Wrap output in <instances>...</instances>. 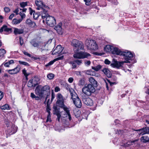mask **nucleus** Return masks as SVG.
<instances>
[{
  "label": "nucleus",
  "instance_id": "1",
  "mask_svg": "<svg viewBox=\"0 0 149 149\" xmlns=\"http://www.w3.org/2000/svg\"><path fill=\"white\" fill-rule=\"evenodd\" d=\"M71 45L73 46V50L75 52H77L80 50H83L84 48L83 43L75 39L72 40Z\"/></svg>",
  "mask_w": 149,
  "mask_h": 149
},
{
  "label": "nucleus",
  "instance_id": "2",
  "mask_svg": "<svg viewBox=\"0 0 149 149\" xmlns=\"http://www.w3.org/2000/svg\"><path fill=\"white\" fill-rule=\"evenodd\" d=\"M70 92L72 99L73 100L75 106L78 108H81L82 106L81 101L77 96V94L73 89H70Z\"/></svg>",
  "mask_w": 149,
  "mask_h": 149
},
{
  "label": "nucleus",
  "instance_id": "3",
  "mask_svg": "<svg viewBox=\"0 0 149 149\" xmlns=\"http://www.w3.org/2000/svg\"><path fill=\"white\" fill-rule=\"evenodd\" d=\"M85 44L88 49L96 50L98 47L95 40L90 39H87L85 41Z\"/></svg>",
  "mask_w": 149,
  "mask_h": 149
},
{
  "label": "nucleus",
  "instance_id": "4",
  "mask_svg": "<svg viewBox=\"0 0 149 149\" xmlns=\"http://www.w3.org/2000/svg\"><path fill=\"white\" fill-rule=\"evenodd\" d=\"M82 91L85 95L88 96H90L95 91V89L92 85L88 84L85 85L83 88Z\"/></svg>",
  "mask_w": 149,
  "mask_h": 149
},
{
  "label": "nucleus",
  "instance_id": "5",
  "mask_svg": "<svg viewBox=\"0 0 149 149\" xmlns=\"http://www.w3.org/2000/svg\"><path fill=\"white\" fill-rule=\"evenodd\" d=\"M121 55H123L124 57V58L126 61L125 62L127 63H130L129 60H132L133 57L132 53L128 50L123 52Z\"/></svg>",
  "mask_w": 149,
  "mask_h": 149
},
{
  "label": "nucleus",
  "instance_id": "6",
  "mask_svg": "<svg viewBox=\"0 0 149 149\" xmlns=\"http://www.w3.org/2000/svg\"><path fill=\"white\" fill-rule=\"evenodd\" d=\"M73 55V57L75 58L82 59L88 58L91 56L90 54L86 52H75Z\"/></svg>",
  "mask_w": 149,
  "mask_h": 149
},
{
  "label": "nucleus",
  "instance_id": "7",
  "mask_svg": "<svg viewBox=\"0 0 149 149\" xmlns=\"http://www.w3.org/2000/svg\"><path fill=\"white\" fill-rule=\"evenodd\" d=\"M47 24L50 26H53L56 23V20L54 17L49 16L46 18Z\"/></svg>",
  "mask_w": 149,
  "mask_h": 149
},
{
  "label": "nucleus",
  "instance_id": "8",
  "mask_svg": "<svg viewBox=\"0 0 149 149\" xmlns=\"http://www.w3.org/2000/svg\"><path fill=\"white\" fill-rule=\"evenodd\" d=\"M35 3L37 6L36 9L38 10L43 9L44 8H48V6L43 4L42 1L40 0H37L35 1Z\"/></svg>",
  "mask_w": 149,
  "mask_h": 149
},
{
  "label": "nucleus",
  "instance_id": "9",
  "mask_svg": "<svg viewBox=\"0 0 149 149\" xmlns=\"http://www.w3.org/2000/svg\"><path fill=\"white\" fill-rule=\"evenodd\" d=\"M125 63V61H118L116 60L113 59L111 65L113 68H119L122 66Z\"/></svg>",
  "mask_w": 149,
  "mask_h": 149
},
{
  "label": "nucleus",
  "instance_id": "10",
  "mask_svg": "<svg viewBox=\"0 0 149 149\" xmlns=\"http://www.w3.org/2000/svg\"><path fill=\"white\" fill-rule=\"evenodd\" d=\"M35 94L40 97H42L44 93L42 90L41 86H37L35 90Z\"/></svg>",
  "mask_w": 149,
  "mask_h": 149
},
{
  "label": "nucleus",
  "instance_id": "11",
  "mask_svg": "<svg viewBox=\"0 0 149 149\" xmlns=\"http://www.w3.org/2000/svg\"><path fill=\"white\" fill-rule=\"evenodd\" d=\"M63 50V48L60 45H58L55 49L53 51L52 54H62Z\"/></svg>",
  "mask_w": 149,
  "mask_h": 149
},
{
  "label": "nucleus",
  "instance_id": "12",
  "mask_svg": "<svg viewBox=\"0 0 149 149\" xmlns=\"http://www.w3.org/2000/svg\"><path fill=\"white\" fill-rule=\"evenodd\" d=\"M62 23L60 22L54 28L58 33L60 35H62L63 33V30L62 27Z\"/></svg>",
  "mask_w": 149,
  "mask_h": 149
},
{
  "label": "nucleus",
  "instance_id": "13",
  "mask_svg": "<svg viewBox=\"0 0 149 149\" xmlns=\"http://www.w3.org/2000/svg\"><path fill=\"white\" fill-rule=\"evenodd\" d=\"M83 101L85 104L89 106H92L93 104L92 100L89 97L83 98Z\"/></svg>",
  "mask_w": 149,
  "mask_h": 149
},
{
  "label": "nucleus",
  "instance_id": "14",
  "mask_svg": "<svg viewBox=\"0 0 149 149\" xmlns=\"http://www.w3.org/2000/svg\"><path fill=\"white\" fill-rule=\"evenodd\" d=\"M63 110L66 113V117L68 116V117L69 119L70 120H71V117L70 113V109L69 108L67 107L66 106L63 105L61 106Z\"/></svg>",
  "mask_w": 149,
  "mask_h": 149
},
{
  "label": "nucleus",
  "instance_id": "15",
  "mask_svg": "<svg viewBox=\"0 0 149 149\" xmlns=\"http://www.w3.org/2000/svg\"><path fill=\"white\" fill-rule=\"evenodd\" d=\"M48 9V8H44L43 9L41 10H42L41 11L40 15H41L42 19H46L47 17L49 16L48 14L47 10V9Z\"/></svg>",
  "mask_w": 149,
  "mask_h": 149
},
{
  "label": "nucleus",
  "instance_id": "16",
  "mask_svg": "<svg viewBox=\"0 0 149 149\" xmlns=\"http://www.w3.org/2000/svg\"><path fill=\"white\" fill-rule=\"evenodd\" d=\"M57 103L60 107L63 105V99L62 95L60 94H58L57 95Z\"/></svg>",
  "mask_w": 149,
  "mask_h": 149
},
{
  "label": "nucleus",
  "instance_id": "17",
  "mask_svg": "<svg viewBox=\"0 0 149 149\" xmlns=\"http://www.w3.org/2000/svg\"><path fill=\"white\" fill-rule=\"evenodd\" d=\"M17 128L14 124L11 125V127L8 130L9 134L11 135L15 133L17 131Z\"/></svg>",
  "mask_w": 149,
  "mask_h": 149
},
{
  "label": "nucleus",
  "instance_id": "18",
  "mask_svg": "<svg viewBox=\"0 0 149 149\" xmlns=\"http://www.w3.org/2000/svg\"><path fill=\"white\" fill-rule=\"evenodd\" d=\"M123 52L121 51L119 49L116 47H113L111 53L113 54L118 55H121Z\"/></svg>",
  "mask_w": 149,
  "mask_h": 149
},
{
  "label": "nucleus",
  "instance_id": "19",
  "mask_svg": "<svg viewBox=\"0 0 149 149\" xmlns=\"http://www.w3.org/2000/svg\"><path fill=\"white\" fill-rule=\"evenodd\" d=\"M19 70V68L17 67L14 69L8 70V72L9 74H13L17 73Z\"/></svg>",
  "mask_w": 149,
  "mask_h": 149
},
{
  "label": "nucleus",
  "instance_id": "20",
  "mask_svg": "<svg viewBox=\"0 0 149 149\" xmlns=\"http://www.w3.org/2000/svg\"><path fill=\"white\" fill-rule=\"evenodd\" d=\"M42 90L44 94L49 93L50 92V88L49 86L46 85L42 87Z\"/></svg>",
  "mask_w": 149,
  "mask_h": 149
},
{
  "label": "nucleus",
  "instance_id": "21",
  "mask_svg": "<svg viewBox=\"0 0 149 149\" xmlns=\"http://www.w3.org/2000/svg\"><path fill=\"white\" fill-rule=\"evenodd\" d=\"M63 56H61V57H60L57 58H56L55 59H54L53 61H50L48 63L45 65V66L46 67H49V66H50L51 65H52L56 61H57L59 60L62 59L63 58Z\"/></svg>",
  "mask_w": 149,
  "mask_h": 149
},
{
  "label": "nucleus",
  "instance_id": "22",
  "mask_svg": "<svg viewBox=\"0 0 149 149\" xmlns=\"http://www.w3.org/2000/svg\"><path fill=\"white\" fill-rule=\"evenodd\" d=\"M12 29L8 28L7 26L6 25H4L2 26L0 29V32L2 33L3 31L6 32H11Z\"/></svg>",
  "mask_w": 149,
  "mask_h": 149
},
{
  "label": "nucleus",
  "instance_id": "23",
  "mask_svg": "<svg viewBox=\"0 0 149 149\" xmlns=\"http://www.w3.org/2000/svg\"><path fill=\"white\" fill-rule=\"evenodd\" d=\"M14 33L15 35L20 34L24 32V30L22 29H18L16 28H14Z\"/></svg>",
  "mask_w": 149,
  "mask_h": 149
},
{
  "label": "nucleus",
  "instance_id": "24",
  "mask_svg": "<svg viewBox=\"0 0 149 149\" xmlns=\"http://www.w3.org/2000/svg\"><path fill=\"white\" fill-rule=\"evenodd\" d=\"M102 71L108 77H111V74L109 69L106 68H104Z\"/></svg>",
  "mask_w": 149,
  "mask_h": 149
},
{
  "label": "nucleus",
  "instance_id": "25",
  "mask_svg": "<svg viewBox=\"0 0 149 149\" xmlns=\"http://www.w3.org/2000/svg\"><path fill=\"white\" fill-rule=\"evenodd\" d=\"M89 81L94 87L97 86V81L92 77H91L89 79Z\"/></svg>",
  "mask_w": 149,
  "mask_h": 149
},
{
  "label": "nucleus",
  "instance_id": "26",
  "mask_svg": "<svg viewBox=\"0 0 149 149\" xmlns=\"http://www.w3.org/2000/svg\"><path fill=\"white\" fill-rule=\"evenodd\" d=\"M15 63L14 61L13 60H11L6 62H4L3 64L5 67H8L10 65H12Z\"/></svg>",
  "mask_w": 149,
  "mask_h": 149
},
{
  "label": "nucleus",
  "instance_id": "27",
  "mask_svg": "<svg viewBox=\"0 0 149 149\" xmlns=\"http://www.w3.org/2000/svg\"><path fill=\"white\" fill-rule=\"evenodd\" d=\"M136 131H141V132L140 133L139 135H143L145 134H147V128H143L138 130H136Z\"/></svg>",
  "mask_w": 149,
  "mask_h": 149
},
{
  "label": "nucleus",
  "instance_id": "28",
  "mask_svg": "<svg viewBox=\"0 0 149 149\" xmlns=\"http://www.w3.org/2000/svg\"><path fill=\"white\" fill-rule=\"evenodd\" d=\"M26 22L27 24L31 27H34L36 26V23L31 21L30 19H27Z\"/></svg>",
  "mask_w": 149,
  "mask_h": 149
},
{
  "label": "nucleus",
  "instance_id": "29",
  "mask_svg": "<svg viewBox=\"0 0 149 149\" xmlns=\"http://www.w3.org/2000/svg\"><path fill=\"white\" fill-rule=\"evenodd\" d=\"M113 46L110 45H107L104 48V51L106 52H112Z\"/></svg>",
  "mask_w": 149,
  "mask_h": 149
},
{
  "label": "nucleus",
  "instance_id": "30",
  "mask_svg": "<svg viewBox=\"0 0 149 149\" xmlns=\"http://www.w3.org/2000/svg\"><path fill=\"white\" fill-rule=\"evenodd\" d=\"M141 140L144 143L147 142L149 141V138L147 136H144L140 138Z\"/></svg>",
  "mask_w": 149,
  "mask_h": 149
},
{
  "label": "nucleus",
  "instance_id": "31",
  "mask_svg": "<svg viewBox=\"0 0 149 149\" xmlns=\"http://www.w3.org/2000/svg\"><path fill=\"white\" fill-rule=\"evenodd\" d=\"M35 83L33 82L32 79H30L28 84V87L30 88L35 87L36 86L35 85Z\"/></svg>",
  "mask_w": 149,
  "mask_h": 149
},
{
  "label": "nucleus",
  "instance_id": "32",
  "mask_svg": "<svg viewBox=\"0 0 149 149\" xmlns=\"http://www.w3.org/2000/svg\"><path fill=\"white\" fill-rule=\"evenodd\" d=\"M0 108L2 110H9L10 109V107L7 104H6L3 106H1Z\"/></svg>",
  "mask_w": 149,
  "mask_h": 149
},
{
  "label": "nucleus",
  "instance_id": "33",
  "mask_svg": "<svg viewBox=\"0 0 149 149\" xmlns=\"http://www.w3.org/2000/svg\"><path fill=\"white\" fill-rule=\"evenodd\" d=\"M6 53V51L4 49H0V60L4 57Z\"/></svg>",
  "mask_w": 149,
  "mask_h": 149
},
{
  "label": "nucleus",
  "instance_id": "34",
  "mask_svg": "<svg viewBox=\"0 0 149 149\" xmlns=\"http://www.w3.org/2000/svg\"><path fill=\"white\" fill-rule=\"evenodd\" d=\"M22 21V19H14L12 21V23L14 24H17L20 23Z\"/></svg>",
  "mask_w": 149,
  "mask_h": 149
},
{
  "label": "nucleus",
  "instance_id": "35",
  "mask_svg": "<svg viewBox=\"0 0 149 149\" xmlns=\"http://www.w3.org/2000/svg\"><path fill=\"white\" fill-rule=\"evenodd\" d=\"M54 109L56 112V114L57 116V120H58V121H60V118L61 117V115L58 112V111L57 110V108L56 107H54Z\"/></svg>",
  "mask_w": 149,
  "mask_h": 149
},
{
  "label": "nucleus",
  "instance_id": "36",
  "mask_svg": "<svg viewBox=\"0 0 149 149\" xmlns=\"http://www.w3.org/2000/svg\"><path fill=\"white\" fill-rule=\"evenodd\" d=\"M102 67V66L100 65H98L97 66L92 67V68L96 71H98Z\"/></svg>",
  "mask_w": 149,
  "mask_h": 149
},
{
  "label": "nucleus",
  "instance_id": "37",
  "mask_svg": "<svg viewBox=\"0 0 149 149\" xmlns=\"http://www.w3.org/2000/svg\"><path fill=\"white\" fill-rule=\"evenodd\" d=\"M22 73L25 76L26 79L27 81L28 79V76L30 74L26 72V71L25 69H23L22 70Z\"/></svg>",
  "mask_w": 149,
  "mask_h": 149
},
{
  "label": "nucleus",
  "instance_id": "38",
  "mask_svg": "<svg viewBox=\"0 0 149 149\" xmlns=\"http://www.w3.org/2000/svg\"><path fill=\"white\" fill-rule=\"evenodd\" d=\"M33 81L34 82L35 84V85L36 86L39 83L40 81L39 78L37 77H35L33 79H32Z\"/></svg>",
  "mask_w": 149,
  "mask_h": 149
},
{
  "label": "nucleus",
  "instance_id": "39",
  "mask_svg": "<svg viewBox=\"0 0 149 149\" xmlns=\"http://www.w3.org/2000/svg\"><path fill=\"white\" fill-rule=\"evenodd\" d=\"M27 2H22L20 3V5L21 7L24 8L27 6Z\"/></svg>",
  "mask_w": 149,
  "mask_h": 149
},
{
  "label": "nucleus",
  "instance_id": "40",
  "mask_svg": "<svg viewBox=\"0 0 149 149\" xmlns=\"http://www.w3.org/2000/svg\"><path fill=\"white\" fill-rule=\"evenodd\" d=\"M40 14L34 12L33 14V17L35 19H37L39 16Z\"/></svg>",
  "mask_w": 149,
  "mask_h": 149
},
{
  "label": "nucleus",
  "instance_id": "41",
  "mask_svg": "<svg viewBox=\"0 0 149 149\" xmlns=\"http://www.w3.org/2000/svg\"><path fill=\"white\" fill-rule=\"evenodd\" d=\"M18 62L20 64L24 65L26 66H29L30 65L28 63L25 62L19 61Z\"/></svg>",
  "mask_w": 149,
  "mask_h": 149
},
{
  "label": "nucleus",
  "instance_id": "42",
  "mask_svg": "<svg viewBox=\"0 0 149 149\" xmlns=\"http://www.w3.org/2000/svg\"><path fill=\"white\" fill-rule=\"evenodd\" d=\"M70 63L72 65V68H74L77 67L76 63L75 60L70 62Z\"/></svg>",
  "mask_w": 149,
  "mask_h": 149
},
{
  "label": "nucleus",
  "instance_id": "43",
  "mask_svg": "<svg viewBox=\"0 0 149 149\" xmlns=\"http://www.w3.org/2000/svg\"><path fill=\"white\" fill-rule=\"evenodd\" d=\"M54 77V75L52 73L49 74L47 75V77L50 80L52 79Z\"/></svg>",
  "mask_w": 149,
  "mask_h": 149
},
{
  "label": "nucleus",
  "instance_id": "44",
  "mask_svg": "<svg viewBox=\"0 0 149 149\" xmlns=\"http://www.w3.org/2000/svg\"><path fill=\"white\" fill-rule=\"evenodd\" d=\"M23 12H20L19 13V15L21 17V19H22V20L26 17L25 14Z\"/></svg>",
  "mask_w": 149,
  "mask_h": 149
},
{
  "label": "nucleus",
  "instance_id": "45",
  "mask_svg": "<svg viewBox=\"0 0 149 149\" xmlns=\"http://www.w3.org/2000/svg\"><path fill=\"white\" fill-rule=\"evenodd\" d=\"M84 80L83 79H81L79 81V85H83L84 84Z\"/></svg>",
  "mask_w": 149,
  "mask_h": 149
},
{
  "label": "nucleus",
  "instance_id": "46",
  "mask_svg": "<svg viewBox=\"0 0 149 149\" xmlns=\"http://www.w3.org/2000/svg\"><path fill=\"white\" fill-rule=\"evenodd\" d=\"M31 43L34 47H38L39 46V43L35 42H32Z\"/></svg>",
  "mask_w": 149,
  "mask_h": 149
},
{
  "label": "nucleus",
  "instance_id": "47",
  "mask_svg": "<svg viewBox=\"0 0 149 149\" xmlns=\"http://www.w3.org/2000/svg\"><path fill=\"white\" fill-rule=\"evenodd\" d=\"M51 110L48 104H47V111L48 112V114H50V110Z\"/></svg>",
  "mask_w": 149,
  "mask_h": 149
},
{
  "label": "nucleus",
  "instance_id": "48",
  "mask_svg": "<svg viewBox=\"0 0 149 149\" xmlns=\"http://www.w3.org/2000/svg\"><path fill=\"white\" fill-rule=\"evenodd\" d=\"M19 40L20 45H22L24 43L22 37H19Z\"/></svg>",
  "mask_w": 149,
  "mask_h": 149
},
{
  "label": "nucleus",
  "instance_id": "49",
  "mask_svg": "<svg viewBox=\"0 0 149 149\" xmlns=\"http://www.w3.org/2000/svg\"><path fill=\"white\" fill-rule=\"evenodd\" d=\"M51 116L50 114H48V116H47V119L46 120V122H48V121L51 122Z\"/></svg>",
  "mask_w": 149,
  "mask_h": 149
},
{
  "label": "nucleus",
  "instance_id": "50",
  "mask_svg": "<svg viewBox=\"0 0 149 149\" xmlns=\"http://www.w3.org/2000/svg\"><path fill=\"white\" fill-rule=\"evenodd\" d=\"M75 61L76 63L78 65H80L82 63L81 60H75Z\"/></svg>",
  "mask_w": 149,
  "mask_h": 149
},
{
  "label": "nucleus",
  "instance_id": "51",
  "mask_svg": "<svg viewBox=\"0 0 149 149\" xmlns=\"http://www.w3.org/2000/svg\"><path fill=\"white\" fill-rule=\"evenodd\" d=\"M91 0H84L86 5H89L90 4Z\"/></svg>",
  "mask_w": 149,
  "mask_h": 149
},
{
  "label": "nucleus",
  "instance_id": "52",
  "mask_svg": "<svg viewBox=\"0 0 149 149\" xmlns=\"http://www.w3.org/2000/svg\"><path fill=\"white\" fill-rule=\"evenodd\" d=\"M84 64L86 65H89L91 64V61H86L84 62Z\"/></svg>",
  "mask_w": 149,
  "mask_h": 149
},
{
  "label": "nucleus",
  "instance_id": "53",
  "mask_svg": "<svg viewBox=\"0 0 149 149\" xmlns=\"http://www.w3.org/2000/svg\"><path fill=\"white\" fill-rule=\"evenodd\" d=\"M4 10L6 13H8L10 11V9L8 7H5L4 8Z\"/></svg>",
  "mask_w": 149,
  "mask_h": 149
},
{
  "label": "nucleus",
  "instance_id": "54",
  "mask_svg": "<svg viewBox=\"0 0 149 149\" xmlns=\"http://www.w3.org/2000/svg\"><path fill=\"white\" fill-rule=\"evenodd\" d=\"M104 63L106 64H109L111 63V62L107 59L105 60Z\"/></svg>",
  "mask_w": 149,
  "mask_h": 149
},
{
  "label": "nucleus",
  "instance_id": "55",
  "mask_svg": "<svg viewBox=\"0 0 149 149\" xmlns=\"http://www.w3.org/2000/svg\"><path fill=\"white\" fill-rule=\"evenodd\" d=\"M29 9L30 11V14L31 15L32 14V13H34V12H35V11L32 10L31 8H29Z\"/></svg>",
  "mask_w": 149,
  "mask_h": 149
},
{
  "label": "nucleus",
  "instance_id": "56",
  "mask_svg": "<svg viewBox=\"0 0 149 149\" xmlns=\"http://www.w3.org/2000/svg\"><path fill=\"white\" fill-rule=\"evenodd\" d=\"M3 93L1 91H0V101L3 98Z\"/></svg>",
  "mask_w": 149,
  "mask_h": 149
},
{
  "label": "nucleus",
  "instance_id": "57",
  "mask_svg": "<svg viewBox=\"0 0 149 149\" xmlns=\"http://www.w3.org/2000/svg\"><path fill=\"white\" fill-rule=\"evenodd\" d=\"M23 53L24 54H25L26 55L28 56L29 57H31V55L30 54H29L27 52L24 51L23 52Z\"/></svg>",
  "mask_w": 149,
  "mask_h": 149
},
{
  "label": "nucleus",
  "instance_id": "58",
  "mask_svg": "<svg viewBox=\"0 0 149 149\" xmlns=\"http://www.w3.org/2000/svg\"><path fill=\"white\" fill-rule=\"evenodd\" d=\"M64 126L65 127H71V126H70L69 125V124L68 122H67V123H64Z\"/></svg>",
  "mask_w": 149,
  "mask_h": 149
},
{
  "label": "nucleus",
  "instance_id": "59",
  "mask_svg": "<svg viewBox=\"0 0 149 149\" xmlns=\"http://www.w3.org/2000/svg\"><path fill=\"white\" fill-rule=\"evenodd\" d=\"M19 8H17L14 11V12L16 13V15H18L19 14L18 12L19 11Z\"/></svg>",
  "mask_w": 149,
  "mask_h": 149
},
{
  "label": "nucleus",
  "instance_id": "60",
  "mask_svg": "<svg viewBox=\"0 0 149 149\" xmlns=\"http://www.w3.org/2000/svg\"><path fill=\"white\" fill-rule=\"evenodd\" d=\"M73 81V79L72 77H70L68 79V82L70 83H72Z\"/></svg>",
  "mask_w": 149,
  "mask_h": 149
},
{
  "label": "nucleus",
  "instance_id": "61",
  "mask_svg": "<svg viewBox=\"0 0 149 149\" xmlns=\"http://www.w3.org/2000/svg\"><path fill=\"white\" fill-rule=\"evenodd\" d=\"M60 90V88L57 86L55 88L54 91L55 92H58Z\"/></svg>",
  "mask_w": 149,
  "mask_h": 149
},
{
  "label": "nucleus",
  "instance_id": "62",
  "mask_svg": "<svg viewBox=\"0 0 149 149\" xmlns=\"http://www.w3.org/2000/svg\"><path fill=\"white\" fill-rule=\"evenodd\" d=\"M36 96L33 93H31V97L32 98H34Z\"/></svg>",
  "mask_w": 149,
  "mask_h": 149
},
{
  "label": "nucleus",
  "instance_id": "63",
  "mask_svg": "<svg viewBox=\"0 0 149 149\" xmlns=\"http://www.w3.org/2000/svg\"><path fill=\"white\" fill-rule=\"evenodd\" d=\"M14 16V14L12 13V14H11L9 17V19H11L13 18V17Z\"/></svg>",
  "mask_w": 149,
  "mask_h": 149
},
{
  "label": "nucleus",
  "instance_id": "64",
  "mask_svg": "<svg viewBox=\"0 0 149 149\" xmlns=\"http://www.w3.org/2000/svg\"><path fill=\"white\" fill-rule=\"evenodd\" d=\"M92 72V71H91L88 70L86 71V73L88 75H91V72Z\"/></svg>",
  "mask_w": 149,
  "mask_h": 149
}]
</instances>
